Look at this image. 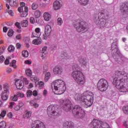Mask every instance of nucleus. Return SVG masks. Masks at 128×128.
<instances>
[{
	"mask_svg": "<svg viewBox=\"0 0 128 128\" xmlns=\"http://www.w3.org/2000/svg\"><path fill=\"white\" fill-rule=\"evenodd\" d=\"M128 82V74L124 71H116L115 78H114L113 84L121 92H128V88L126 86Z\"/></svg>",
	"mask_w": 128,
	"mask_h": 128,
	"instance_id": "f257e3e1",
	"label": "nucleus"
},
{
	"mask_svg": "<svg viewBox=\"0 0 128 128\" xmlns=\"http://www.w3.org/2000/svg\"><path fill=\"white\" fill-rule=\"evenodd\" d=\"M76 100H80L82 102H85L86 108L92 106L94 102V93L92 92L87 90L82 95L77 94L75 96Z\"/></svg>",
	"mask_w": 128,
	"mask_h": 128,
	"instance_id": "f03ea898",
	"label": "nucleus"
},
{
	"mask_svg": "<svg viewBox=\"0 0 128 128\" xmlns=\"http://www.w3.org/2000/svg\"><path fill=\"white\" fill-rule=\"evenodd\" d=\"M72 69L74 71L72 72V76L75 80L79 86H84L86 82L84 76L80 71V66L78 64H74L72 66Z\"/></svg>",
	"mask_w": 128,
	"mask_h": 128,
	"instance_id": "7ed1b4c3",
	"label": "nucleus"
},
{
	"mask_svg": "<svg viewBox=\"0 0 128 128\" xmlns=\"http://www.w3.org/2000/svg\"><path fill=\"white\" fill-rule=\"evenodd\" d=\"M108 16L104 11H102L98 13V16L95 17L94 22L95 24L98 26L100 28H104L108 26Z\"/></svg>",
	"mask_w": 128,
	"mask_h": 128,
	"instance_id": "20e7f679",
	"label": "nucleus"
},
{
	"mask_svg": "<svg viewBox=\"0 0 128 128\" xmlns=\"http://www.w3.org/2000/svg\"><path fill=\"white\" fill-rule=\"evenodd\" d=\"M53 85L54 86V90L56 91L54 92L53 90V92L55 94H62L64 92L66 86L64 80L60 79L56 80L54 82Z\"/></svg>",
	"mask_w": 128,
	"mask_h": 128,
	"instance_id": "39448f33",
	"label": "nucleus"
},
{
	"mask_svg": "<svg viewBox=\"0 0 128 128\" xmlns=\"http://www.w3.org/2000/svg\"><path fill=\"white\" fill-rule=\"evenodd\" d=\"M47 114L52 118H58L62 114V109L58 105H50L47 108Z\"/></svg>",
	"mask_w": 128,
	"mask_h": 128,
	"instance_id": "423d86ee",
	"label": "nucleus"
},
{
	"mask_svg": "<svg viewBox=\"0 0 128 128\" xmlns=\"http://www.w3.org/2000/svg\"><path fill=\"white\" fill-rule=\"evenodd\" d=\"M111 50L114 60H115L116 62L118 64H120V62H122L120 52L118 48V43H116V42H114L112 44Z\"/></svg>",
	"mask_w": 128,
	"mask_h": 128,
	"instance_id": "0eeeda50",
	"label": "nucleus"
},
{
	"mask_svg": "<svg viewBox=\"0 0 128 128\" xmlns=\"http://www.w3.org/2000/svg\"><path fill=\"white\" fill-rule=\"evenodd\" d=\"M73 26L77 32L80 34H84L88 30V26L86 25L85 22L80 21V20H75Z\"/></svg>",
	"mask_w": 128,
	"mask_h": 128,
	"instance_id": "6e6552de",
	"label": "nucleus"
},
{
	"mask_svg": "<svg viewBox=\"0 0 128 128\" xmlns=\"http://www.w3.org/2000/svg\"><path fill=\"white\" fill-rule=\"evenodd\" d=\"M72 112L76 118H84L86 116V112L78 105L75 106L73 108Z\"/></svg>",
	"mask_w": 128,
	"mask_h": 128,
	"instance_id": "1a4fd4ad",
	"label": "nucleus"
},
{
	"mask_svg": "<svg viewBox=\"0 0 128 128\" xmlns=\"http://www.w3.org/2000/svg\"><path fill=\"white\" fill-rule=\"evenodd\" d=\"M60 102L62 104V108L65 112H70L72 104L68 99H61L60 100Z\"/></svg>",
	"mask_w": 128,
	"mask_h": 128,
	"instance_id": "9d476101",
	"label": "nucleus"
},
{
	"mask_svg": "<svg viewBox=\"0 0 128 128\" xmlns=\"http://www.w3.org/2000/svg\"><path fill=\"white\" fill-rule=\"evenodd\" d=\"M97 88L100 92H106L108 88V82L104 78H101L97 84Z\"/></svg>",
	"mask_w": 128,
	"mask_h": 128,
	"instance_id": "9b49d317",
	"label": "nucleus"
},
{
	"mask_svg": "<svg viewBox=\"0 0 128 128\" xmlns=\"http://www.w3.org/2000/svg\"><path fill=\"white\" fill-rule=\"evenodd\" d=\"M93 128H102V126H108V123L104 122L98 119H94L91 122Z\"/></svg>",
	"mask_w": 128,
	"mask_h": 128,
	"instance_id": "f8f14e48",
	"label": "nucleus"
},
{
	"mask_svg": "<svg viewBox=\"0 0 128 128\" xmlns=\"http://www.w3.org/2000/svg\"><path fill=\"white\" fill-rule=\"evenodd\" d=\"M45 34L43 35L44 40H48V38L52 34V26L50 25H46L44 30Z\"/></svg>",
	"mask_w": 128,
	"mask_h": 128,
	"instance_id": "ddd939ff",
	"label": "nucleus"
},
{
	"mask_svg": "<svg viewBox=\"0 0 128 128\" xmlns=\"http://www.w3.org/2000/svg\"><path fill=\"white\" fill-rule=\"evenodd\" d=\"M53 72L55 76H62L64 73V69L60 66H56L54 68Z\"/></svg>",
	"mask_w": 128,
	"mask_h": 128,
	"instance_id": "4468645a",
	"label": "nucleus"
},
{
	"mask_svg": "<svg viewBox=\"0 0 128 128\" xmlns=\"http://www.w3.org/2000/svg\"><path fill=\"white\" fill-rule=\"evenodd\" d=\"M32 128H46V126L44 122L37 120L32 124Z\"/></svg>",
	"mask_w": 128,
	"mask_h": 128,
	"instance_id": "2eb2a0df",
	"label": "nucleus"
},
{
	"mask_svg": "<svg viewBox=\"0 0 128 128\" xmlns=\"http://www.w3.org/2000/svg\"><path fill=\"white\" fill-rule=\"evenodd\" d=\"M120 10L123 14L128 12V2L123 3L120 6Z\"/></svg>",
	"mask_w": 128,
	"mask_h": 128,
	"instance_id": "dca6fc26",
	"label": "nucleus"
},
{
	"mask_svg": "<svg viewBox=\"0 0 128 128\" xmlns=\"http://www.w3.org/2000/svg\"><path fill=\"white\" fill-rule=\"evenodd\" d=\"M40 28H38L35 29V30L33 32H32V38H40Z\"/></svg>",
	"mask_w": 128,
	"mask_h": 128,
	"instance_id": "f3484780",
	"label": "nucleus"
},
{
	"mask_svg": "<svg viewBox=\"0 0 128 128\" xmlns=\"http://www.w3.org/2000/svg\"><path fill=\"white\" fill-rule=\"evenodd\" d=\"M15 85L18 90H22L24 88V81L18 80L15 82Z\"/></svg>",
	"mask_w": 128,
	"mask_h": 128,
	"instance_id": "a211bd4d",
	"label": "nucleus"
},
{
	"mask_svg": "<svg viewBox=\"0 0 128 128\" xmlns=\"http://www.w3.org/2000/svg\"><path fill=\"white\" fill-rule=\"evenodd\" d=\"M78 62L82 66H86V58L83 56H79L78 57Z\"/></svg>",
	"mask_w": 128,
	"mask_h": 128,
	"instance_id": "6ab92c4d",
	"label": "nucleus"
},
{
	"mask_svg": "<svg viewBox=\"0 0 128 128\" xmlns=\"http://www.w3.org/2000/svg\"><path fill=\"white\" fill-rule=\"evenodd\" d=\"M64 128H74V124L72 121H66L64 124Z\"/></svg>",
	"mask_w": 128,
	"mask_h": 128,
	"instance_id": "aec40b11",
	"label": "nucleus"
},
{
	"mask_svg": "<svg viewBox=\"0 0 128 128\" xmlns=\"http://www.w3.org/2000/svg\"><path fill=\"white\" fill-rule=\"evenodd\" d=\"M62 6V4L58 0H56L54 2V8L55 10H58Z\"/></svg>",
	"mask_w": 128,
	"mask_h": 128,
	"instance_id": "412c9836",
	"label": "nucleus"
},
{
	"mask_svg": "<svg viewBox=\"0 0 128 128\" xmlns=\"http://www.w3.org/2000/svg\"><path fill=\"white\" fill-rule=\"evenodd\" d=\"M8 94H10V93L2 92L1 94L2 100H7L8 98Z\"/></svg>",
	"mask_w": 128,
	"mask_h": 128,
	"instance_id": "4be33fe9",
	"label": "nucleus"
},
{
	"mask_svg": "<svg viewBox=\"0 0 128 128\" xmlns=\"http://www.w3.org/2000/svg\"><path fill=\"white\" fill-rule=\"evenodd\" d=\"M4 92H6V94H10V85L7 83L4 84Z\"/></svg>",
	"mask_w": 128,
	"mask_h": 128,
	"instance_id": "5701e85b",
	"label": "nucleus"
},
{
	"mask_svg": "<svg viewBox=\"0 0 128 128\" xmlns=\"http://www.w3.org/2000/svg\"><path fill=\"white\" fill-rule=\"evenodd\" d=\"M62 56L66 60H70L72 58V54L65 52L63 54H62Z\"/></svg>",
	"mask_w": 128,
	"mask_h": 128,
	"instance_id": "b1692460",
	"label": "nucleus"
},
{
	"mask_svg": "<svg viewBox=\"0 0 128 128\" xmlns=\"http://www.w3.org/2000/svg\"><path fill=\"white\" fill-rule=\"evenodd\" d=\"M28 7H24V10L21 14L20 16L22 18H26L28 16Z\"/></svg>",
	"mask_w": 128,
	"mask_h": 128,
	"instance_id": "393cba45",
	"label": "nucleus"
},
{
	"mask_svg": "<svg viewBox=\"0 0 128 128\" xmlns=\"http://www.w3.org/2000/svg\"><path fill=\"white\" fill-rule=\"evenodd\" d=\"M32 44L37 46L40 44H42V38H40V37L38 38L33 40Z\"/></svg>",
	"mask_w": 128,
	"mask_h": 128,
	"instance_id": "a878e982",
	"label": "nucleus"
},
{
	"mask_svg": "<svg viewBox=\"0 0 128 128\" xmlns=\"http://www.w3.org/2000/svg\"><path fill=\"white\" fill-rule=\"evenodd\" d=\"M44 18L46 22H48L52 17L50 14H48V12H44Z\"/></svg>",
	"mask_w": 128,
	"mask_h": 128,
	"instance_id": "bb28decb",
	"label": "nucleus"
},
{
	"mask_svg": "<svg viewBox=\"0 0 128 128\" xmlns=\"http://www.w3.org/2000/svg\"><path fill=\"white\" fill-rule=\"evenodd\" d=\"M30 116H32V112L28 110L25 112V114L23 116L24 118H30Z\"/></svg>",
	"mask_w": 128,
	"mask_h": 128,
	"instance_id": "cd10ccee",
	"label": "nucleus"
},
{
	"mask_svg": "<svg viewBox=\"0 0 128 128\" xmlns=\"http://www.w3.org/2000/svg\"><path fill=\"white\" fill-rule=\"evenodd\" d=\"M80 4L82 6H86V4H88V2L90 0H77Z\"/></svg>",
	"mask_w": 128,
	"mask_h": 128,
	"instance_id": "c85d7f7f",
	"label": "nucleus"
},
{
	"mask_svg": "<svg viewBox=\"0 0 128 128\" xmlns=\"http://www.w3.org/2000/svg\"><path fill=\"white\" fill-rule=\"evenodd\" d=\"M46 50H48V47L46 46H44L42 48V51L41 52L42 54V58H44L46 56Z\"/></svg>",
	"mask_w": 128,
	"mask_h": 128,
	"instance_id": "c756f323",
	"label": "nucleus"
},
{
	"mask_svg": "<svg viewBox=\"0 0 128 128\" xmlns=\"http://www.w3.org/2000/svg\"><path fill=\"white\" fill-rule=\"evenodd\" d=\"M20 24L22 28H26L28 26V22L27 20H24L22 21Z\"/></svg>",
	"mask_w": 128,
	"mask_h": 128,
	"instance_id": "7c9ffc66",
	"label": "nucleus"
},
{
	"mask_svg": "<svg viewBox=\"0 0 128 128\" xmlns=\"http://www.w3.org/2000/svg\"><path fill=\"white\" fill-rule=\"evenodd\" d=\"M16 0H10L9 4L11 6H14L16 5L17 4Z\"/></svg>",
	"mask_w": 128,
	"mask_h": 128,
	"instance_id": "2f4dec72",
	"label": "nucleus"
},
{
	"mask_svg": "<svg viewBox=\"0 0 128 128\" xmlns=\"http://www.w3.org/2000/svg\"><path fill=\"white\" fill-rule=\"evenodd\" d=\"M122 111L125 114H128V105L123 106Z\"/></svg>",
	"mask_w": 128,
	"mask_h": 128,
	"instance_id": "473e14b6",
	"label": "nucleus"
},
{
	"mask_svg": "<svg viewBox=\"0 0 128 128\" xmlns=\"http://www.w3.org/2000/svg\"><path fill=\"white\" fill-rule=\"evenodd\" d=\"M26 74L28 76H32V70L30 69H27L26 70Z\"/></svg>",
	"mask_w": 128,
	"mask_h": 128,
	"instance_id": "72a5a7b5",
	"label": "nucleus"
},
{
	"mask_svg": "<svg viewBox=\"0 0 128 128\" xmlns=\"http://www.w3.org/2000/svg\"><path fill=\"white\" fill-rule=\"evenodd\" d=\"M50 72H48L45 74L44 80L46 82H48V80H50Z\"/></svg>",
	"mask_w": 128,
	"mask_h": 128,
	"instance_id": "f704fd0d",
	"label": "nucleus"
},
{
	"mask_svg": "<svg viewBox=\"0 0 128 128\" xmlns=\"http://www.w3.org/2000/svg\"><path fill=\"white\" fill-rule=\"evenodd\" d=\"M6 128V123L4 121H2L0 122V128Z\"/></svg>",
	"mask_w": 128,
	"mask_h": 128,
	"instance_id": "c9c22d12",
	"label": "nucleus"
},
{
	"mask_svg": "<svg viewBox=\"0 0 128 128\" xmlns=\"http://www.w3.org/2000/svg\"><path fill=\"white\" fill-rule=\"evenodd\" d=\"M16 60H12V62L10 64V66H12L14 68H16Z\"/></svg>",
	"mask_w": 128,
	"mask_h": 128,
	"instance_id": "e433bc0d",
	"label": "nucleus"
},
{
	"mask_svg": "<svg viewBox=\"0 0 128 128\" xmlns=\"http://www.w3.org/2000/svg\"><path fill=\"white\" fill-rule=\"evenodd\" d=\"M38 6V3L34 2L32 5V8L34 10H36Z\"/></svg>",
	"mask_w": 128,
	"mask_h": 128,
	"instance_id": "4c0bfd02",
	"label": "nucleus"
},
{
	"mask_svg": "<svg viewBox=\"0 0 128 128\" xmlns=\"http://www.w3.org/2000/svg\"><path fill=\"white\" fill-rule=\"evenodd\" d=\"M57 24H58V26H62V24H64V22L62 21V18H58L57 19Z\"/></svg>",
	"mask_w": 128,
	"mask_h": 128,
	"instance_id": "58836bf2",
	"label": "nucleus"
},
{
	"mask_svg": "<svg viewBox=\"0 0 128 128\" xmlns=\"http://www.w3.org/2000/svg\"><path fill=\"white\" fill-rule=\"evenodd\" d=\"M22 56L24 58H28V50L22 51Z\"/></svg>",
	"mask_w": 128,
	"mask_h": 128,
	"instance_id": "ea45409f",
	"label": "nucleus"
},
{
	"mask_svg": "<svg viewBox=\"0 0 128 128\" xmlns=\"http://www.w3.org/2000/svg\"><path fill=\"white\" fill-rule=\"evenodd\" d=\"M32 96V91L31 90H28L26 92V96L27 98H30Z\"/></svg>",
	"mask_w": 128,
	"mask_h": 128,
	"instance_id": "a19ab883",
	"label": "nucleus"
},
{
	"mask_svg": "<svg viewBox=\"0 0 128 128\" xmlns=\"http://www.w3.org/2000/svg\"><path fill=\"white\" fill-rule=\"evenodd\" d=\"M10 100H13V102H16V100H18V96L16 95H14L10 97Z\"/></svg>",
	"mask_w": 128,
	"mask_h": 128,
	"instance_id": "79ce46f5",
	"label": "nucleus"
},
{
	"mask_svg": "<svg viewBox=\"0 0 128 128\" xmlns=\"http://www.w3.org/2000/svg\"><path fill=\"white\" fill-rule=\"evenodd\" d=\"M34 16H36V18H40V10H37L34 12Z\"/></svg>",
	"mask_w": 128,
	"mask_h": 128,
	"instance_id": "37998d69",
	"label": "nucleus"
},
{
	"mask_svg": "<svg viewBox=\"0 0 128 128\" xmlns=\"http://www.w3.org/2000/svg\"><path fill=\"white\" fill-rule=\"evenodd\" d=\"M8 52H14V46L10 45L8 46Z\"/></svg>",
	"mask_w": 128,
	"mask_h": 128,
	"instance_id": "c03bdc74",
	"label": "nucleus"
},
{
	"mask_svg": "<svg viewBox=\"0 0 128 128\" xmlns=\"http://www.w3.org/2000/svg\"><path fill=\"white\" fill-rule=\"evenodd\" d=\"M6 111L3 110L1 112V114H0V116H1V118H4V116H6Z\"/></svg>",
	"mask_w": 128,
	"mask_h": 128,
	"instance_id": "a18cd8bd",
	"label": "nucleus"
},
{
	"mask_svg": "<svg viewBox=\"0 0 128 128\" xmlns=\"http://www.w3.org/2000/svg\"><path fill=\"white\" fill-rule=\"evenodd\" d=\"M12 34H14V30H10L8 33V36H12Z\"/></svg>",
	"mask_w": 128,
	"mask_h": 128,
	"instance_id": "49530a36",
	"label": "nucleus"
},
{
	"mask_svg": "<svg viewBox=\"0 0 128 128\" xmlns=\"http://www.w3.org/2000/svg\"><path fill=\"white\" fill-rule=\"evenodd\" d=\"M17 98L19 96L20 98H24V94L20 92H18L16 94Z\"/></svg>",
	"mask_w": 128,
	"mask_h": 128,
	"instance_id": "de8ad7c7",
	"label": "nucleus"
},
{
	"mask_svg": "<svg viewBox=\"0 0 128 128\" xmlns=\"http://www.w3.org/2000/svg\"><path fill=\"white\" fill-rule=\"evenodd\" d=\"M38 86L40 88H42L44 86V82L40 81L38 82Z\"/></svg>",
	"mask_w": 128,
	"mask_h": 128,
	"instance_id": "09e8293b",
	"label": "nucleus"
},
{
	"mask_svg": "<svg viewBox=\"0 0 128 128\" xmlns=\"http://www.w3.org/2000/svg\"><path fill=\"white\" fill-rule=\"evenodd\" d=\"M31 24H36V19L34 17H30V18Z\"/></svg>",
	"mask_w": 128,
	"mask_h": 128,
	"instance_id": "8fccbe9b",
	"label": "nucleus"
},
{
	"mask_svg": "<svg viewBox=\"0 0 128 128\" xmlns=\"http://www.w3.org/2000/svg\"><path fill=\"white\" fill-rule=\"evenodd\" d=\"M30 104L32 106H34V108H38V104H36V103H30Z\"/></svg>",
	"mask_w": 128,
	"mask_h": 128,
	"instance_id": "3c124183",
	"label": "nucleus"
},
{
	"mask_svg": "<svg viewBox=\"0 0 128 128\" xmlns=\"http://www.w3.org/2000/svg\"><path fill=\"white\" fill-rule=\"evenodd\" d=\"M15 26L18 28H22V27L20 26V22H16L15 23Z\"/></svg>",
	"mask_w": 128,
	"mask_h": 128,
	"instance_id": "603ef678",
	"label": "nucleus"
},
{
	"mask_svg": "<svg viewBox=\"0 0 128 128\" xmlns=\"http://www.w3.org/2000/svg\"><path fill=\"white\" fill-rule=\"evenodd\" d=\"M48 66H45L44 67V69H43L44 74L46 72H48Z\"/></svg>",
	"mask_w": 128,
	"mask_h": 128,
	"instance_id": "864d4df0",
	"label": "nucleus"
},
{
	"mask_svg": "<svg viewBox=\"0 0 128 128\" xmlns=\"http://www.w3.org/2000/svg\"><path fill=\"white\" fill-rule=\"evenodd\" d=\"M18 11L19 12H24V6H22L21 7H19L18 8Z\"/></svg>",
	"mask_w": 128,
	"mask_h": 128,
	"instance_id": "5fc2aeb1",
	"label": "nucleus"
},
{
	"mask_svg": "<svg viewBox=\"0 0 128 128\" xmlns=\"http://www.w3.org/2000/svg\"><path fill=\"white\" fill-rule=\"evenodd\" d=\"M4 60V57L3 56H0V62L2 63Z\"/></svg>",
	"mask_w": 128,
	"mask_h": 128,
	"instance_id": "6e6d98bb",
	"label": "nucleus"
},
{
	"mask_svg": "<svg viewBox=\"0 0 128 128\" xmlns=\"http://www.w3.org/2000/svg\"><path fill=\"white\" fill-rule=\"evenodd\" d=\"M22 47V44H20V43H17L16 44V48L18 50H20V48Z\"/></svg>",
	"mask_w": 128,
	"mask_h": 128,
	"instance_id": "4d7b16f0",
	"label": "nucleus"
},
{
	"mask_svg": "<svg viewBox=\"0 0 128 128\" xmlns=\"http://www.w3.org/2000/svg\"><path fill=\"white\" fill-rule=\"evenodd\" d=\"M4 48H0V56L4 54Z\"/></svg>",
	"mask_w": 128,
	"mask_h": 128,
	"instance_id": "13d9d810",
	"label": "nucleus"
},
{
	"mask_svg": "<svg viewBox=\"0 0 128 128\" xmlns=\"http://www.w3.org/2000/svg\"><path fill=\"white\" fill-rule=\"evenodd\" d=\"M24 82L25 84H28V78H24Z\"/></svg>",
	"mask_w": 128,
	"mask_h": 128,
	"instance_id": "bf43d9fd",
	"label": "nucleus"
},
{
	"mask_svg": "<svg viewBox=\"0 0 128 128\" xmlns=\"http://www.w3.org/2000/svg\"><path fill=\"white\" fill-rule=\"evenodd\" d=\"M8 14L10 16H14V12H12V10H9V11L8 12Z\"/></svg>",
	"mask_w": 128,
	"mask_h": 128,
	"instance_id": "052dcab7",
	"label": "nucleus"
},
{
	"mask_svg": "<svg viewBox=\"0 0 128 128\" xmlns=\"http://www.w3.org/2000/svg\"><path fill=\"white\" fill-rule=\"evenodd\" d=\"M32 94L34 96H38V91L34 90L33 92L32 93Z\"/></svg>",
	"mask_w": 128,
	"mask_h": 128,
	"instance_id": "680f3d73",
	"label": "nucleus"
},
{
	"mask_svg": "<svg viewBox=\"0 0 128 128\" xmlns=\"http://www.w3.org/2000/svg\"><path fill=\"white\" fill-rule=\"evenodd\" d=\"M14 110H20V107L18 106H16L14 108Z\"/></svg>",
	"mask_w": 128,
	"mask_h": 128,
	"instance_id": "e2e57ef3",
	"label": "nucleus"
},
{
	"mask_svg": "<svg viewBox=\"0 0 128 128\" xmlns=\"http://www.w3.org/2000/svg\"><path fill=\"white\" fill-rule=\"evenodd\" d=\"M123 125L124 126H126V128H128V122L126 121L123 122Z\"/></svg>",
	"mask_w": 128,
	"mask_h": 128,
	"instance_id": "0e129e2a",
	"label": "nucleus"
},
{
	"mask_svg": "<svg viewBox=\"0 0 128 128\" xmlns=\"http://www.w3.org/2000/svg\"><path fill=\"white\" fill-rule=\"evenodd\" d=\"M51 48L52 50H56V46L52 45L51 46Z\"/></svg>",
	"mask_w": 128,
	"mask_h": 128,
	"instance_id": "69168bd1",
	"label": "nucleus"
},
{
	"mask_svg": "<svg viewBox=\"0 0 128 128\" xmlns=\"http://www.w3.org/2000/svg\"><path fill=\"white\" fill-rule=\"evenodd\" d=\"M16 38L18 40H20L22 38V35L19 34L16 36Z\"/></svg>",
	"mask_w": 128,
	"mask_h": 128,
	"instance_id": "338daca9",
	"label": "nucleus"
},
{
	"mask_svg": "<svg viewBox=\"0 0 128 128\" xmlns=\"http://www.w3.org/2000/svg\"><path fill=\"white\" fill-rule=\"evenodd\" d=\"M24 64H32V62L28 60H25Z\"/></svg>",
	"mask_w": 128,
	"mask_h": 128,
	"instance_id": "774afa93",
	"label": "nucleus"
}]
</instances>
